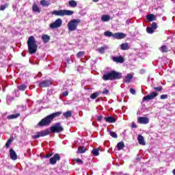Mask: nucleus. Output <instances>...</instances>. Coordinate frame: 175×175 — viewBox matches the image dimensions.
<instances>
[{
    "mask_svg": "<svg viewBox=\"0 0 175 175\" xmlns=\"http://www.w3.org/2000/svg\"><path fill=\"white\" fill-rule=\"evenodd\" d=\"M68 4L70 8H76V6H77V2L75 0L69 1Z\"/></svg>",
    "mask_w": 175,
    "mask_h": 175,
    "instance_id": "obj_27",
    "label": "nucleus"
},
{
    "mask_svg": "<svg viewBox=\"0 0 175 175\" xmlns=\"http://www.w3.org/2000/svg\"><path fill=\"white\" fill-rule=\"evenodd\" d=\"M40 5H42V6H44V7H47V6H50V5H51V2H50V1H46V0H41L40 1Z\"/></svg>",
    "mask_w": 175,
    "mask_h": 175,
    "instance_id": "obj_20",
    "label": "nucleus"
},
{
    "mask_svg": "<svg viewBox=\"0 0 175 175\" xmlns=\"http://www.w3.org/2000/svg\"><path fill=\"white\" fill-rule=\"evenodd\" d=\"M93 2H98L99 0H92Z\"/></svg>",
    "mask_w": 175,
    "mask_h": 175,
    "instance_id": "obj_52",
    "label": "nucleus"
},
{
    "mask_svg": "<svg viewBox=\"0 0 175 175\" xmlns=\"http://www.w3.org/2000/svg\"><path fill=\"white\" fill-rule=\"evenodd\" d=\"M49 135H50V130L46 129L45 130L37 132L36 135L32 136V139H39V137H44V136H49Z\"/></svg>",
    "mask_w": 175,
    "mask_h": 175,
    "instance_id": "obj_6",
    "label": "nucleus"
},
{
    "mask_svg": "<svg viewBox=\"0 0 175 175\" xmlns=\"http://www.w3.org/2000/svg\"><path fill=\"white\" fill-rule=\"evenodd\" d=\"M51 85V81L49 80H44L39 83V87H41L42 88H45L46 87H50Z\"/></svg>",
    "mask_w": 175,
    "mask_h": 175,
    "instance_id": "obj_12",
    "label": "nucleus"
},
{
    "mask_svg": "<svg viewBox=\"0 0 175 175\" xmlns=\"http://www.w3.org/2000/svg\"><path fill=\"white\" fill-rule=\"evenodd\" d=\"M32 10L34 13H40V8L36 4L32 5Z\"/></svg>",
    "mask_w": 175,
    "mask_h": 175,
    "instance_id": "obj_22",
    "label": "nucleus"
},
{
    "mask_svg": "<svg viewBox=\"0 0 175 175\" xmlns=\"http://www.w3.org/2000/svg\"><path fill=\"white\" fill-rule=\"evenodd\" d=\"M104 35H105V36H107L108 38H110L111 36L113 38V36L114 35V33L113 34V33L110 31H107L104 32Z\"/></svg>",
    "mask_w": 175,
    "mask_h": 175,
    "instance_id": "obj_34",
    "label": "nucleus"
},
{
    "mask_svg": "<svg viewBox=\"0 0 175 175\" xmlns=\"http://www.w3.org/2000/svg\"><path fill=\"white\" fill-rule=\"evenodd\" d=\"M113 62H116V64H124L125 62V59L122 56L113 57L112 58Z\"/></svg>",
    "mask_w": 175,
    "mask_h": 175,
    "instance_id": "obj_13",
    "label": "nucleus"
},
{
    "mask_svg": "<svg viewBox=\"0 0 175 175\" xmlns=\"http://www.w3.org/2000/svg\"><path fill=\"white\" fill-rule=\"evenodd\" d=\"M120 79H122V74L114 70L110 71L103 76V80L105 81L120 80Z\"/></svg>",
    "mask_w": 175,
    "mask_h": 175,
    "instance_id": "obj_1",
    "label": "nucleus"
},
{
    "mask_svg": "<svg viewBox=\"0 0 175 175\" xmlns=\"http://www.w3.org/2000/svg\"><path fill=\"white\" fill-rule=\"evenodd\" d=\"M99 96V92H96L90 95L91 99H96Z\"/></svg>",
    "mask_w": 175,
    "mask_h": 175,
    "instance_id": "obj_33",
    "label": "nucleus"
},
{
    "mask_svg": "<svg viewBox=\"0 0 175 175\" xmlns=\"http://www.w3.org/2000/svg\"><path fill=\"white\" fill-rule=\"evenodd\" d=\"M51 157H53V153L46 154L45 158H50Z\"/></svg>",
    "mask_w": 175,
    "mask_h": 175,
    "instance_id": "obj_51",
    "label": "nucleus"
},
{
    "mask_svg": "<svg viewBox=\"0 0 175 175\" xmlns=\"http://www.w3.org/2000/svg\"><path fill=\"white\" fill-rule=\"evenodd\" d=\"M147 18L149 21H154V20H156L155 15H154L152 14L148 15Z\"/></svg>",
    "mask_w": 175,
    "mask_h": 175,
    "instance_id": "obj_31",
    "label": "nucleus"
},
{
    "mask_svg": "<svg viewBox=\"0 0 175 175\" xmlns=\"http://www.w3.org/2000/svg\"><path fill=\"white\" fill-rule=\"evenodd\" d=\"M157 96L158 93L152 92L150 94L144 96L142 98V101L145 102V100H152V99H155V98H157Z\"/></svg>",
    "mask_w": 175,
    "mask_h": 175,
    "instance_id": "obj_8",
    "label": "nucleus"
},
{
    "mask_svg": "<svg viewBox=\"0 0 175 175\" xmlns=\"http://www.w3.org/2000/svg\"><path fill=\"white\" fill-rule=\"evenodd\" d=\"M103 118V116H98L97 121L100 122V121H102Z\"/></svg>",
    "mask_w": 175,
    "mask_h": 175,
    "instance_id": "obj_49",
    "label": "nucleus"
},
{
    "mask_svg": "<svg viewBox=\"0 0 175 175\" xmlns=\"http://www.w3.org/2000/svg\"><path fill=\"white\" fill-rule=\"evenodd\" d=\"M51 133H61L64 132V127L60 122H57L50 127Z\"/></svg>",
    "mask_w": 175,
    "mask_h": 175,
    "instance_id": "obj_5",
    "label": "nucleus"
},
{
    "mask_svg": "<svg viewBox=\"0 0 175 175\" xmlns=\"http://www.w3.org/2000/svg\"><path fill=\"white\" fill-rule=\"evenodd\" d=\"M85 151H87V148H85V146H79L78 148V154H84V152H85Z\"/></svg>",
    "mask_w": 175,
    "mask_h": 175,
    "instance_id": "obj_24",
    "label": "nucleus"
},
{
    "mask_svg": "<svg viewBox=\"0 0 175 175\" xmlns=\"http://www.w3.org/2000/svg\"><path fill=\"white\" fill-rule=\"evenodd\" d=\"M137 140L139 144H141V146H146V142H144V137L142 135H139L137 137Z\"/></svg>",
    "mask_w": 175,
    "mask_h": 175,
    "instance_id": "obj_17",
    "label": "nucleus"
},
{
    "mask_svg": "<svg viewBox=\"0 0 175 175\" xmlns=\"http://www.w3.org/2000/svg\"><path fill=\"white\" fill-rule=\"evenodd\" d=\"M113 38L118 40L124 39V38H126V34L122 32H118V33H113Z\"/></svg>",
    "mask_w": 175,
    "mask_h": 175,
    "instance_id": "obj_11",
    "label": "nucleus"
},
{
    "mask_svg": "<svg viewBox=\"0 0 175 175\" xmlns=\"http://www.w3.org/2000/svg\"><path fill=\"white\" fill-rule=\"evenodd\" d=\"M62 25V19L57 18L55 21L54 23L50 25V28L51 29H55V28H59Z\"/></svg>",
    "mask_w": 175,
    "mask_h": 175,
    "instance_id": "obj_9",
    "label": "nucleus"
},
{
    "mask_svg": "<svg viewBox=\"0 0 175 175\" xmlns=\"http://www.w3.org/2000/svg\"><path fill=\"white\" fill-rule=\"evenodd\" d=\"M10 159H12V161H16V159L18 158L14 150L12 148L10 150Z\"/></svg>",
    "mask_w": 175,
    "mask_h": 175,
    "instance_id": "obj_15",
    "label": "nucleus"
},
{
    "mask_svg": "<svg viewBox=\"0 0 175 175\" xmlns=\"http://www.w3.org/2000/svg\"><path fill=\"white\" fill-rule=\"evenodd\" d=\"M92 154L94 156V157H98L99 156V148H94L92 151Z\"/></svg>",
    "mask_w": 175,
    "mask_h": 175,
    "instance_id": "obj_30",
    "label": "nucleus"
},
{
    "mask_svg": "<svg viewBox=\"0 0 175 175\" xmlns=\"http://www.w3.org/2000/svg\"><path fill=\"white\" fill-rule=\"evenodd\" d=\"M42 39L44 43H49V42H50V36H49L46 34H43L42 36Z\"/></svg>",
    "mask_w": 175,
    "mask_h": 175,
    "instance_id": "obj_21",
    "label": "nucleus"
},
{
    "mask_svg": "<svg viewBox=\"0 0 175 175\" xmlns=\"http://www.w3.org/2000/svg\"><path fill=\"white\" fill-rule=\"evenodd\" d=\"M74 12L72 10H53L51 12V14L54 16H72Z\"/></svg>",
    "mask_w": 175,
    "mask_h": 175,
    "instance_id": "obj_3",
    "label": "nucleus"
},
{
    "mask_svg": "<svg viewBox=\"0 0 175 175\" xmlns=\"http://www.w3.org/2000/svg\"><path fill=\"white\" fill-rule=\"evenodd\" d=\"M18 89L20 91H25V90H27V85H21L18 87Z\"/></svg>",
    "mask_w": 175,
    "mask_h": 175,
    "instance_id": "obj_37",
    "label": "nucleus"
},
{
    "mask_svg": "<svg viewBox=\"0 0 175 175\" xmlns=\"http://www.w3.org/2000/svg\"><path fill=\"white\" fill-rule=\"evenodd\" d=\"M61 114H62V111H57L50 114L49 117L51 118V120H52L53 121V120H54L55 117H59Z\"/></svg>",
    "mask_w": 175,
    "mask_h": 175,
    "instance_id": "obj_18",
    "label": "nucleus"
},
{
    "mask_svg": "<svg viewBox=\"0 0 175 175\" xmlns=\"http://www.w3.org/2000/svg\"><path fill=\"white\" fill-rule=\"evenodd\" d=\"M130 47H129V44L128 42H124L122 44H120V50H129Z\"/></svg>",
    "mask_w": 175,
    "mask_h": 175,
    "instance_id": "obj_19",
    "label": "nucleus"
},
{
    "mask_svg": "<svg viewBox=\"0 0 175 175\" xmlns=\"http://www.w3.org/2000/svg\"><path fill=\"white\" fill-rule=\"evenodd\" d=\"M173 174L175 175V169L172 172Z\"/></svg>",
    "mask_w": 175,
    "mask_h": 175,
    "instance_id": "obj_53",
    "label": "nucleus"
},
{
    "mask_svg": "<svg viewBox=\"0 0 175 175\" xmlns=\"http://www.w3.org/2000/svg\"><path fill=\"white\" fill-rule=\"evenodd\" d=\"M63 116L66 118H70V117H72V111H67L66 112H64Z\"/></svg>",
    "mask_w": 175,
    "mask_h": 175,
    "instance_id": "obj_29",
    "label": "nucleus"
},
{
    "mask_svg": "<svg viewBox=\"0 0 175 175\" xmlns=\"http://www.w3.org/2000/svg\"><path fill=\"white\" fill-rule=\"evenodd\" d=\"M130 92H131V94H132L133 95H135V94H136V90H135V89H133V88H131V89H130Z\"/></svg>",
    "mask_w": 175,
    "mask_h": 175,
    "instance_id": "obj_47",
    "label": "nucleus"
},
{
    "mask_svg": "<svg viewBox=\"0 0 175 175\" xmlns=\"http://www.w3.org/2000/svg\"><path fill=\"white\" fill-rule=\"evenodd\" d=\"M103 95H108L109 94V90L107 89H104L103 91Z\"/></svg>",
    "mask_w": 175,
    "mask_h": 175,
    "instance_id": "obj_45",
    "label": "nucleus"
},
{
    "mask_svg": "<svg viewBox=\"0 0 175 175\" xmlns=\"http://www.w3.org/2000/svg\"><path fill=\"white\" fill-rule=\"evenodd\" d=\"M132 79H133V75L132 74H128L125 77L124 81L125 83H129Z\"/></svg>",
    "mask_w": 175,
    "mask_h": 175,
    "instance_id": "obj_25",
    "label": "nucleus"
},
{
    "mask_svg": "<svg viewBox=\"0 0 175 175\" xmlns=\"http://www.w3.org/2000/svg\"><path fill=\"white\" fill-rule=\"evenodd\" d=\"M102 21H110V16L109 15H103L101 17Z\"/></svg>",
    "mask_w": 175,
    "mask_h": 175,
    "instance_id": "obj_32",
    "label": "nucleus"
},
{
    "mask_svg": "<svg viewBox=\"0 0 175 175\" xmlns=\"http://www.w3.org/2000/svg\"><path fill=\"white\" fill-rule=\"evenodd\" d=\"M131 126L132 128H134V129L137 128V125H136V124H135L134 122H132Z\"/></svg>",
    "mask_w": 175,
    "mask_h": 175,
    "instance_id": "obj_50",
    "label": "nucleus"
},
{
    "mask_svg": "<svg viewBox=\"0 0 175 175\" xmlns=\"http://www.w3.org/2000/svg\"><path fill=\"white\" fill-rule=\"evenodd\" d=\"M104 120L106 122H108L109 124H114L116 122V118L113 116H108V117H105Z\"/></svg>",
    "mask_w": 175,
    "mask_h": 175,
    "instance_id": "obj_16",
    "label": "nucleus"
},
{
    "mask_svg": "<svg viewBox=\"0 0 175 175\" xmlns=\"http://www.w3.org/2000/svg\"><path fill=\"white\" fill-rule=\"evenodd\" d=\"M161 99H167V94H162L160 97Z\"/></svg>",
    "mask_w": 175,
    "mask_h": 175,
    "instance_id": "obj_46",
    "label": "nucleus"
},
{
    "mask_svg": "<svg viewBox=\"0 0 175 175\" xmlns=\"http://www.w3.org/2000/svg\"><path fill=\"white\" fill-rule=\"evenodd\" d=\"M117 147H118V150L121 151V150H122L124 147H125V144H124L123 142H120L118 143Z\"/></svg>",
    "mask_w": 175,
    "mask_h": 175,
    "instance_id": "obj_26",
    "label": "nucleus"
},
{
    "mask_svg": "<svg viewBox=\"0 0 175 175\" xmlns=\"http://www.w3.org/2000/svg\"><path fill=\"white\" fill-rule=\"evenodd\" d=\"M109 135L111 137H113V139H117V137H118V135L114 131H109Z\"/></svg>",
    "mask_w": 175,
    "mask_h": 175,
    "instance_id": "obj_36",
    "label": "nucleus"
},
{
    "mask_svg": "<svg viewBox=\"0 0 175 175\" xmlns=\"http://www.w3.org/2000/svg\"><path fill=\"white\" fill-rule=\"evenodd\" d=\"M75 162H77V163H79V165H83V163H84V161H83V160L80 159H75Z\"/></svg>",
    "mask_w": 175,
    "mask_h": 175,
    "instance_id": "obj_43",
    "label": "nucleus"
},
{
    "mask_svg": "<svg viewBox=\"0 0 175 175\" xmlns=\"http://www.w3.org/2000/svg\"><path fill=\"white\" fill-rule=\"evenodd\" d=\"M150 27H152L154 30L157 29L158 28V26L157 25V23H152Z\"/></svg>",
    "mask_w": 175,
    "mask_h": 175,
    "instance_id": "obj_44",
    "label": "nucleus"
},
{
    "mask_svg": "<svg viewBox=\"0 0 175 175\" xmlns=\"http://www.w3.org/2000/svg\"><path fill=\"white\" fill-rule=\"evenodd\" d=\"M53 122V120L50 118L49 115L44 118L41 121L38 123L39 126H47L50 125Z\"/></svg>",
    "mask_w": 175,
    "mask_h": 175,
    "instance_id": "obj_7",
    "label": "nucleus"
},
{
    "mask_svg": "<svg viewBox=\"0 0 175 175\" xmlns=\"http://www.w3.org/2000/svg\"><path fill=\"white\" fill-rule=\"evenodd\" d=\"M105 50H106V47L105 46H101L98 49L99 53H101V54L105 53Z\"/></svg>",
    "mask_w": 175,
    "mask_h": 175,
    "instance_id": "obj_41",
    "label": "nucleus"
},
{
    "mask_svg": "<svg viewBox=\"0 0 175 175\" xmlns=\"http://www.w3.org/2000/svg\"><path fill=\"white\" fill-rule=\"evenodd\" d=\"M160 50L161 53H167V46L166 45H163L161 46Z\"/></svg>",
    "mask_w": 175,
    "mask_h": 175,
    "instance_id": "obj_35",
    "label": "nucleus"
},
{
    "mask_svg": "<svg viewBox=\"0 0 175 175\" xmlns=\"http://www.w3.org/2000/svg\"><path fill=\"white\" fill-rule=\"evenodd\" d=\"M8 7H9V4L1 5L0 6V10L3 11V10H5V9L8 8Z\"/></svg>",
    "mask_w": 175,
    "mask_h": 175,
    "instance_id": "obj_38",
    "label": "nucleus"
},
{
    "mask_svg": "<svg viewBox=\"0 0 175 175\" xmlns=\"http://www.w3.org/2000/svg\"><path fill=\"white\" fill-rule=\"evenodd\" d=\"M14 138L11 137L6 142L5 147L6 148H10V144H12V142H13Z\"/></svg>",
    "mask_w": 175,
    "mask_h": 175,
    "instance_id": "obj_28",
    "label": "nucleus"
},
{
    "mask_svg": "<svg viewBox=\"0 0 175 175\" xmlns=\"http://www.w3.org/2000/svg\"><path fill=\"white\" fill-rule=\"evenodd\" d=\"M27 46L29 54H35L38 51V44L35 40V37L31 36L27 40Z\"/></svg>",
    "mask_w": 175,
    "mask_h": 175,
    "instance_id": "obj_2",
    "label": "nucleus"
},
{
    "mask_svg": "<svg viewBox=\"0 0 175 175\" xmlns=\"http://www.w3.org/2000/svg\"><path fill=\"white\" fill-rule=\"evenodd\" d=\"M80 23H81L80 19H72L67 25L68 30L70 31V32L76 31L77 29V26Z\"/></svg>",
    "mask_w": 175,
    "mask_h": 175,
    "instance_id": "obj_4",
    "label": "nucleus"
},
{
    "mask_svg": "<svg viewBox=\"0 0 175 175\" xmlns=\"http://www.w3.org/2000/svg\"><path fill=\"white\" fill-rule=\"evenodd\" d=\"M137 121L139 122V124H144V125H146L150 122L148 118L146 117H139L137 118Z\"/></svg>",
    "mask_w": 175,
    "mask_h": 175,
    "instance_id": "obj_14",
    "label": "nucleus"
},
{
    "mask_svg": "<svg viewBox=\"0 0 175 175\" xmlns=\"http://www.w3.org/2000/svg\"><path fill=\"white\" fill-rule=\"evenodd\" d=\"M154 90L155 91H157L158 92H161L162 91V90H163V88H162V86L154 87Z\"/></svg>",
    "mask_w": 175,
    "mask_h": 175,
    "instance_id": "obj_40",
    "label": "nucleus"
},
{
    "mask_svg": "<svg viewBox=\"0 0 175 175\" xmlns=\"http://www.w3.org/2000/svg\"><path fill=\"white\" fill-rule=\"evenodd\" d=\"M57 161H61V156H59V154L55 153L53 157L49 159V163H51V165H55Z\"/></svg>",
    "mask_w": 175,
    "mask_h": 175,
    "instance_id": "obj_10",
    "label": "nucleus"
},
{
    "mask_svg": "<svg viewBox=\"0 0 175 175\" xmlns=\"http://www.w3.org/2000/svg\"><path fill=\"white\" fill-rule=\"evenodd\" d=\"M146 31L148 33H154V30L151 27H150L146 28Z\"/></svg>",
    "mask_w": 175,
    "mask_h": 175,
    "instance_id": "obj_39",
    "label": "nucleus"
},
{
    "mask_svg": "<svg viewBox=\"0 0 175 175\" xmlns=\"http://www.w3.org/2000/svg\"><path fill=\"white\" fill-rule=\"evenodd\" d=\"M84 56V51H80L77 54V58H81V57Z\"/></svg>",
    "mask_w": 175,
    "mask_h": 175,
    "instance_id": "obj_42",
    "label": "nucleus"
},
{
    "mask_svg": "<svg viewBox=\"0 0 175 175\" xmlns=\"http://www.w3.org/2000/svg\"><path fill=\"white\" fill-rule=\"evenodd\" d=\"M20 117V113L16 114H12L7 117L8 120H14V118H18Z\"/></svg>",
    "mask_w": 175,
    "mask_h": 175,
    "instance_id": "obj_23",
    "label": "nucleus"
},
{
    "mask_svg": "<svg viewBox=\"0 0 175 175\" xmlns=\"http://www.w3.org/2000/svg\"><path fill=\"white\" fill-rule=\"evenodd\" d=\"M68 95H69V92H68V91H66V92H63V94H62L63 96H68Z\"/></svg>",
    "mask_w": 175,
    "mask_h": 175,
    "instance_id": "obj_48",
    "label": "nucleus"
}]
</instances>
